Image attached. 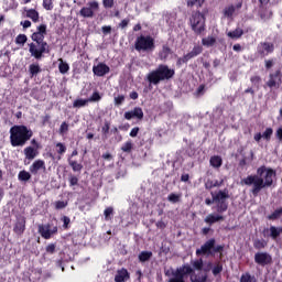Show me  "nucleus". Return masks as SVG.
Here are the masks:
<instances>
[{"label": "nucleus", "mask_w": 282, "mask_h": 282, "mask_svg": "<svg viewBox=\"0 0 282 282\" xmlns=\"http://www.w3.org/2000/svg\"><path fill=\"white\" fill-rule=\"evenodd\" d=\"M68 182H69V186H78V178L74 174H69Z\"/></svg>", "instance_id": "obj_54"}, {"label": "nucleus", "mask_w": 282, "mask_h": 282, "mask_svg": "<svg viewBox=\"0 0 282 282\" xmlns=\"http://www.w3.org/2000/svg\"><path fill=\"white\" fill-rule=\"evenodd\" d=\"M44 10H54V2L52 0H43Z\"/></svg>", "instance_id": "obj_55"}, {"label": "nucleus", "mask_w": 282, "mask_h": 282, "mask_svg": "<svg viewBox=\"0 0 282 282\" xmlns=\"http://www.w3.org/2000/svg\"><path fill=\"white\" fill-rule=\"evenodd\" d=\"M216 243L217 240L215 238L208 239L199 249H196V257H213V248H215Z\"/></svg>", "instance_id": "obj_10"}, {"label": "nucleus", "mask_w": 282, "mask_h": 282, "mask_svg": "<svg viewBox=\"0 0 282 282\" xmlns=\"http://www.w3.org/2000/svg\"><path fill=\"white\" fill-rule=\"evenodd\" d=\"M215 43H217V39H215V36H207L202 40V44L205 47H213V45H215Z\"/></svg>", "instance_id": "obj_35"}, {"label": "nucleus", "mask_w": 282, "mask_h": 282, "mask_svg": "<svg viewBox=\"0 0 282 282\" xmlns=\"http://www.w3.org/2000/svg\"><path fill=\"white\" fill-rule=\"evenodd\" d=\"M131 279V273H129V270L126 268H121L117 270V273L115 275V282H127Z\"/></svg>", "instance_id": "obj_20"}, {"label": "nucleus", "mask_w": 282, "mask_h": 282, "mask_svg": "<svg viewBox=\"0 0 282 282\" xmlns=\"http://www.w3.org/2000/svg\"><path fill=\"white\" fill-rule=\"evenodd\" d=\"M18 180L19 182H30V180H32V174L31 172L22 170L18 174Z\"/></svg>", "instance_id": "obj_30"}, {"label": "nucleus", "mask_w": 282, "mask_h": 282, "mask_svg": "<svg viewBox=\"0 0 282 282\" xmlns=\"http://www.w3.org/2000/svg\"><path fill=\"white\" fill-rule=\"evenodd\" d=\"M126 120H133L137 118L138 120H142L144 118V111L140 107H134L131 111H126L123 115Z\"/></svg>", "instance_id": "obj_16"}, {"label": "nucleus", "mask_w": 282, "mask_h": 282, "mask_svg": "<svg viewBox=\"0 0 282 282\" xmlns=\"http://www.w3.org/2000/svg\"><path fill=\"white\" fill-rule=\"evenodd\" d=\"M124 98V95H118L117 97H115L113 102L116 107H120V105H123Z\"/></svg>", "instance_id": "obj_52"}, {"label": "nucleus", "mask_w": 282, "mask_h": 282, "mask_svg": "<svg viewBox=\"0 0 282 282\" xmlns=\"http://www.w3.org/2000/svg\"><path fill=\"white\" fill-rule=\"evenodd\" d=\"M254 263L265 268V265H272V256L268 252H257L254 254Z\"/></svg>", "instance_id": "obj_14"}, {"label": "nucleus", "mask_w": 282, "mask_h": 282, "mask_svg": "<svg viewBox=\"0 0 282 282\" xmlns=\"http://www.w3.org/2000/svg\"><path fill=\"white\" fill-rule=\"evenodd\" d=\"M210 270L213 276H219V274L224 272V264L221 262H216L213 267V263L209 262L207 263V267L204 269V272H210Z\"/></svg>", "instance_id": "obj_18"}, {"label": "nucleus", "mask_w": 282, "mask_h": 282, "mask_svg": "<svg viewBox=\"0 0 282 282\" xmlns=\"http://www.w3.org/2000/svg\"><path fill=\"white\" fill-rule=\"evenodd\" d=\"M227 36L232 40L241 39V36H243V29L237 28L234 31H229Z\"/></svg>", "instance_id": "obj_29"}, {"label": "nucleus", "mask_w": 282, "mask_h": 282, "mask_svg": "<svg viewBox=\"0 0 282 282\" xmlns=\"http://www.w3.org/2000/svg\"><path fill=\"white\" fill-rule=\"evenodd\" d=\"M272 133H274V130H272V128H267L262 134V138H264V140H267V142H270V140L272 138Z\"/></svg>", "instance_id": "obj_50"}, {"label": "nucleus", "mask_w": 282, "mask_h": 282, "mask_svg": "<svg viewBox=\"0 0 282 282\" xmlns=\"http://www.w3.org/2000/svg\"><path fill=\"white\" fill-rule=\"evenodd\" d=\"M140 133V128L139 127H134L131 129L129 135L130 138H138V134Z\"/></svg>", "instance_id": "obj_62"}, {"label": "nucleus", "mask_w": 282, "mask_h": 282, "mask_svg": "<svg viewBox=\"0 0 282 282\" xmlns=\"http://www.w3.org/2000/svg\"><path fill=\"white\" fill-rule=\"evenodd\" d=\"M9 133L11 147H25L34 135V131L25 124H14Z\"/></svg>", "instance_id": "obj_3"}, {"label": "nucleus", "mask_w": 282, "mask_h": 282, "mask_svg": "<svg viewBox=\"0 0 282 282\" xmlns=\"http://www.w3.org/2000/svg\"><path fill=\"white\" fill-rule=\"evenodd\" d=\"M61 221H63L64 230H69V225L72 224V219L68 216H63L61 218Z\"/></svg>", "instance_id": "obj_49"}, {"label": "nucleus", "mask_w": 282, "mask_h": 282, "mask_svg": "<svg viewBox=\"0 0 282 282\" xmlns=\"http://www.w3.org/2000/svg\"><path fill=\"white\" fill-rule=\"evenodd\" d=\"M42 72L43 69L41 68V65H39V63H32L29 66L30 78H34L35 76H39V74H41Z\"/></svg>", "instance_id": "obj_25"}, {"label": "nucleus", "mask_w": 282, "mask_h": 282, "mask_svg": "<svg viewBox=\"0 0 282 282\" xmlns=\"http://www.w3.org/2000/svg\"><path fill=\"white\" fill-rule=\"evenodd\" d=\"M212 197H213V199H210V198L205 199V204L207 206L217 204L216 210L219 215H221L223 213H226V210H228L227 199H230V194L228 192V188H225L223 191L220 189L217 192V194L212 193Z\"/></svg>", "instance_id": "obj_5"}, {"label": "nucleus", "mask_w": 282, "mask_h": 282, "mask_svg": "<svg viewBox=\"0 0 282 282\" xmlns=\"http://www.w3.org/2000/svg\"><path fill=\"white\" fill-rule=\"evenodd\" d=\"M152 257H153L152 251H141L138 256V259L140 263H147V261H151Z\"/></svg>", "instance_id": "obj_27"}, {"label": "nucleus", "mask_w": 282, "mask_h": 282, "mask_svg": "<svg viewBox=\"0 0 282 282\" xmlns=\"http://www.w3.org/2000/svg\"><path fill=\"white\" fill-rule=\"evenodd\" d=\"M268 246V242L263 239H256L253 241V248L256 250H263V248H265Z\"/></svg>", "instance_id": "obj_38"}, {"label": "nucleus", "mask_w": 282, "mask_h": 282, "mask_svg": "<svg viewBox=\"0 0 282 282\" xmlns=\"http://www.w3.org/2000/svg\"><path fill=\"white\" fill-rule=\"evenodd\" d=\"M212 252H213V257H215V254H217V252H219L220 257H221V252H224V246L223 245H217V246L214 245Z\"/></svg>", "instance_id": "obj_59"}, {"label": "nucleus", "mask_w": 282, "mask_h": 282, "mask_svg": "<svg viewBox=\"0 0 282 282\" xmlns=\"http://www.w3.org/2000/svg\"><path fill=\"white\" fill-rule=\"evenodd\" d=\"M111 72V68L105 63H98L96 66L93 67V73L95 76H107Z\"/></svg>", "instance_id": "obj_19"}, {"label": "nucleus", "mask_w": 282, "mask_h": 282, "mask_svg": "<svg viewBox=\"0 0 282 282\" xmlns=\"http://www.w3.org/2000/svg\"><path fill=\"white\" fill-rule=\"evenodd\" d=\"M130 20L129 19H123L120 23H119V28H121V30H124V28H127L129 25Z\"/></svg>", "instance_id": "obj_64"}, {"label": "nucleus", "mask_w": 282, "mask_h": 282, "mask_svg": "<svg viewBox=\"0 0 282 282\" xmlns=\"http://www.w3.org/2000/svg\"><path fill=\"white\" fill-rule=\"evenodd\" d=\"M250 82H251L252 85H254L256 87H259V85H261V76H259V75L252 76V77L250 78Z\"/></svg>", "instance_id": "obj_58"}, {"label": "nucleus", "mask_w": 282, "mask_h": 282, "mask_svg": "<svg viewBox=\"0 0 282 282\" xmlns=\"http://www.w3.org/2000/svg\"><path fill=\"white\" fill-rule=\"evenodd\" d=\"M194 270H203L204 268V260L203 259H198V260H195L193 263H192Z\"/></svg>", "instance_id": "obj_51"}, {"label": "nucleus", "mask_w": 282, "mask_h": 282, "mask_svg": "<svg viewBox=\"0 0 282 282\" xmlns=\"http://www.w3.org/2000/svg\"><path fill=\"white\" fill-rule=\"evenodd\" d=\"M269 230L271 239H279L282 235V227L271 226Z\"/></svg>", "instance_id": "obj_32"}, {"label": "nucleus", "mask_w": 282, "mask_h": 282, "mask_svg": "<svg viewBox=\"0 0 282 282\" xmlns=\"http://www.w3.org/2000/svg\"><path fill=\"white\" fill-rule=\"evenodd\" d=\"M109 129H111V123L109 121H105L102 128H101V133L107 138L109 135Z\"/></svg>", "instance_id": "obj_48"}, {"label": "nucleus", "mask_w": 282, "mask_h": 282, "mask_svg": "<svg viewBox=\"0 0 282 282\" xmlns=\"http://www.w3.org/2000/svg\"><path fill=\"white\" fill-rule=\"evenodd\" d=\"M39 155V150H36L34 147L29 145L24 149V158L28 160V164L32 162V160H35L36 156Z\"/></svg>", "instance_id": "obj_21"}, {"label": "nucleus", "mask_w": 282, "mask_h": 282, "mask_svg": "<svg viewBox=\"0 0 282 282\" xmlns=\"http://www.w3.org/2000/svg\"><path fill=\"white\" fill-rule=\"evenodd\" d=\"M26 18L31 19V21H33V23H39V21H40L39 11H36L35 9L26 10Z\"/></svg>", "instance_id": "obj_28"}, {"label": "nucleus", "mask_w": 282, "mask_h": 282, "mask_svg": "<svg viewBox=\"0 0 282 282\" xmlns=\"http://www.w3.org/2000/svg\"><path fill=\"white\" fill-rule=\"evenodd\" d=\"M204 3H206V0H187L186 6L187 8H204Z\"/></svg>", "instance_id": "obj_31"}, {"label": "nucleus", "mask_w": 282, "mask_h": 282, "mask_svg": "<svg viewBox=\"0 0 282 282\" xmlns=\"http://www.w3.org/2000/svg\"><path fill=\"white\" fill-rule=\"evenodd\" d=\"M37 232L41 235L43 239H52V235H56L58 232V227L54 226L52 228V225H39Z\"/></svg>", "instance_id": "obj_12"}, {"label": "nucleus", "mask_w": 282, "mask_h": 282, "mask_svg": "<svg viewBox=\"0 0 282 282\" xmlns=\"http://www.w3.org/2000/svg\"><path fill=\"white\" fill-rule=\"evenodd\" d=\"M89 102V99H76L74 102H73V107L75 109H80L83 107H86V105Z\"/></svg>", "instance_id": "obj_41"}, {"label": "nucleus", "mask_w": 282, "mask_h": 282, "mask_svg": "<svg viewBox=\"0 0 282 282\" xmlns=\"http://www.w3.org/2000/svg\"><path fill=\"white\" fill-rule=\"evenodd\" d=\"M67 131H69V123L64 121L62 122L61 127H59V135H65V133H67Z\"/></svg>", "instance_id": "obj_47"}, {"label": "nucleus", "mask_w": 282, "mask_h": 282, "mask_svg": "<svg viewBox=\"0 0 282 282\" xmlns=\"http://www.w3.org/2000/svg\"><path fill=\"white\" fill-rule=\"evenodd\" d=\"M191 274H195V269L189 264H183L172 271H166L165 276H171L167 282H186Z\"/></svg>", "instance_id": "obj_6"}, {"label": "nucleus", "mask_w": 282, "mask_h": 282, "mask_svg": "<svg viewBox=\"0 0 282 282\" xmlns=\"http://www.w3.org/2000/svg\"><path fill=\"white\" fill-rule=\"evenodd\" d=\"M25 224H26L25 216L20 215L17 217V221L13 227V232L18 235V237H21L23 232H25Z\"/></svg>", "instance_id": "obj_15"}, {"label": "nucleus", "mask_w": 282, "mask_h": 282, "mask_svg": "<svg viewBox=\"0 0 282 282\" xmlns=\"http://www.w3.org/2000/svg\"><path fill=\"white\" fill-rule=\"evenodd\" d=\"M46 252H47V254H54V252H56V245L55 243H50L46 247Z\"/></svg>", "instance_id": "obj_60"}, {"label": "nucleus", "mask_w": 282, "mask_h": 282, "mask_svg": "<svg viewBox=\"0 0 282 282\" xmlns=\"http://www.w3.org/2000/svg\"><path fill=\"white\" fill-rule=\"evenodd\" d=\"M185 63H188V59L186 58V56L184 55L183 57H178L176 61V66L177 67H182V65H184Z\"/></svg>", "instance_id": "obj_61"}, {"label": "nucleus", "mask_w": 282, "mask_h": 282, "mask_svg": "<svg viewBox=\"0 0 282 282\" xmlns=\"http://www.w3.org/2000/svg\"><path fill=\"white\" fill-rule=\"evenodd\" d=\"M282 215V207L275 209L271 215H269L267 218L270 220V221H274L276 219H279V217H281Z\"/></svg>", "instance_id": "obj_44"}, {"label": "nucleus", "mask_w": 282, "mask_h": 282, "mask_svg": "<svg viewBox=\"0 0 282 282\" xmlns=\"http://www.w3.org/2000/svg\"><path fill=\"white\" fill-rule=\"evenodd\" d=\"M135 52H154L155 51V39L151 35L140 34L134 41Z\"/></svg>", "instance_id": "obj_8"}, {"label": "nucleus", "mask_w": 282, "mask_h": 282, "mask_svg": "<svg viewBox=\"0 0 282 282\" xmlns=\"http://www.w3.org/2000/svg\"><path fill=\"white\" fill-rule=\"evenodd\" d=\"M205 91H206V86L204 84H202L196 89L195 96H197V98H199V96H204Z\"/></svg>", "instance_id": "obj_57"}, {"label": "nucleus", "mask_w": 282, "mask_h": 282, "mask_svg": "<svg viewBox=\"0 0 282 282\" xmlns=\"http://www.w3.org/2000/svg\"><path fill=\"white\" fill-rule=\"evenodd\" d=\"M209 164L210 166H213V169H221V164H224V160L219 155H214L210 158Z\"/></svg>", "instance_id": "obj_26"}, {"label": "nucleus", "mask_w": 282, "mask_h": 282, "mask_svg": "<svg viewBox=\"0 0 282 282\" xmlns=\"http://www.w3.org/2000/svg\"><path fill=\"white\" fill-rule=\"evenodd\" d=\"M224 216L219 214H209L205 217L204 221L208 226H213V224H217L218 221H224Z\"/></svg>", "instance_id": "obj_22"}, {"label": "nucleus", "mask_w": 282, "mask_h": 282, "mask_svg": "<svg viewBox=\"0 0 282 282\" xmlns=\"http://www.w3.org/2000/svg\"><path fill=\"white\" fill-rule=\"evenodd\" d=\"M63 208H67V202H64V200L55 202V209L56 210H63Z\"/></svg>", "instance_id": "obj_56"}, {"label": "nucleus", "mask_w": 282, "mask_h": 282, "mask_svg": "<svg viewBox=\"0 0 282 282\" xmlns=\"http://www.w3.org/2000/svg\"><path fill=\"white\" fill-rule=\"evenodd\" d=\"M257 53L262 58L265 56H270V54L274 53V43L272 42H260L257 47Z\"/></svg>", "instance_id": "obj_13"}, {"label": "nucleus", "mask_w": 282, "mask_h": 282, "mask_svg": "<svg viewBox=\"0 0 282 282\" xmlns=\"http://www.w3.org/2000/svg\"><path fill=\"white\" fill-rule=\"evenodd\" d=\"M113 4H115L113 0H102V6L106 9L113 8Z\"/></svg>", "instance_id": "obj_63"}, {"label": "nucleus", "mask_w": 282, "mask_h": 282, "mask_svg": "<svg viewBox=\"0 0 282 282\" xmlns=\"http://www.w3.org/2000/svg\"><path fill=\"white\" fill-rule=\"evenodd\" d=\"M55 147H56L57 153L59 154L57 160H61V155H65V153H67V147L65 145V143H61V142H57Z\"/></svg>", "instance_id": "obj_36"}, {"label": "nucleus", "mask_w": 282, "mask_h": 282, "mask_svg": "<svg viewBox=\"0 0 282 282\" xmlns=\"http://www.w3.org/2000/svg\"><path fill=\"white\" fill-rule=\"evenodd\" d=\"M68 164L74 173H80L83 171V164L78 163V161L68 160Z\"/></svg>", "instance_id": "obj_34"}, {"label": "nucleus", "mask_w": 282, "mask_h": 282, "mask_svg": "<svg viewBox=\"0 0 282 282\" xmlns=\"http://www.w3.org/2000/svg\"><path fill=\"white\" fill-rule=\"evenodd\" d=\"M167 200L171 202L172 204H177V202H180V195H177L175 193H171L167 196Z\"/></svg>", "instance_id": "obj_53"}, {"label": "nucleus", "mask_w": 282, "mask_h": 282, "mask_svg": "<svg viewBox=\"0 0 282 282\" xmlns=\"http://www.w3.org/2000/svg\"><path fill=\"white\" fill-rule=\"evenodd\" d=\"M203 52H204V47H202L200 45H195L189 53L185 54V58L188 62L192 58H195L196 56H199V54H202Z\"/></svg>", "instance_id": "obj_24"}, {"label": "nucleus", "mask_w": 282, "mask_h": 282, "mask_svg": "<svg viewBox=\"0 0 282 282\" xmlns=\"http://www.w3.org/2000/svg\"><path fill=\"white\" fill-rule=\"evenodd\" d=\"M269 89H280L282 85V72L281 69H276L273 73L269 74V79L265 83Z\"/></svg>", "instance_id": "obj_11"}, {"label": "nucleus", "mask_w": 282, "mask_h": 282, "mask_svg": "<svg viewBox=\"0 0 282 282\" xmlns=\"http://www.w3.org/2000/svg\"><path fill=\"white\" fill-rule=\"evenodd\" d=\"M28 43V35L25 34H19L15 37V44L17 45H25Z\"/></svg>", "instance_id": "obj_46"}, {"label": "nucleus", "mask_w": 282, "mask_h": 282, "mask_svg": "<svg viewBox=\"0 0 282 282\" xmlns=\"http://www.w3.org/2000/svg\"><path fill=\"white\" fill-rule=\"evenodd\" d=\"M105 221H111L113 219V207H107L104 210Z\"/></svg>", "instance_id": "obj_42"}, {"label": "nucleus", "mask_w": 282, "mask_h": 282, "mask_svg": "<svg viewBox=\"0 0 282 282\" xmlns=\"http://www.w3.org/2000/svg\"><path fill=\"white\" fill-rule=\"evenodd\" d=\"M235 4H230L224 9V15L227 17V19H231V17L235 14Z\"/></svg>", "instance_id": "obj_40"}, {"label": "nucleus", "mask_w": 282, "mask_h": 282, "mask_svg": "<svg viewBox=\"0 0 282 282\" xmlns=\"http://www.w3.org/2000/svg\"><path fill=\"white\" fill-rule=\"evenodd\" d=\"M58 69L61 74H67L69 72V64L67 62H64L63 58H59Z\"/></svg>", "instance_id": "obj_37"}, {"label": "nucleus", "mask_w": 282, "mask_h": 282, "mask_svg": "<svg viewBox=\"0 0 282 282\" xmlns=\"http://www.w3.org/2000/svg\"><path fill=\"white\" fill-rule=\"evenodd\" d=\"M88 7H83L79 10V14L84 18V19H94V14L95 12H98V10H100V3H98V1L94 0V1H89L87 3Z\"/></svg>", "instance_id": "obj_9"}, {"label": "nucleus", "mask_w": 282, "mask_h": 282, "mask_svg": "<svg viewBox=\"0 0 282 282\" xmlns=\"http://www.w3.org/2000/svg\"><path fill=\"white\" fill-rule=\"evenodd\" d=\"M189 25L197 35L206 32V14L199 10L193 11L189 17Z\"/></svg>", "instance_id": "obj_7"}, {"label": "nucleus", "mask_w": 282, "mask_h": 282, "mask_svg": "<svg viewBox=\"0 0 282 282\" xmlns=\"http://www.w3.org/2000/svg\"><path fill=\"white\" fill-rule=\"evenodd\" d=\"M47 35V25L40 24L36 28V32L31 34V40L33 42L29 43V52L35 61H41L43 54H50V44L45 42V36Z\"/></svg>", "instance_id": "obj_2"}, {"label": "nucleus", "mask_w": 282, "mask_h": 282, "mask_svg": "<svg viewBox=\"0 0 282 282\" xmlns=\"http://www.w3.org/2000/svg\"><path fill=\"white\" fill-rule=\"evenodd\" d=\"M274 177H276V171L274 169L261 165L257 169V174H251L242 178L241 184L252 186L250 193L253 197H259L263 188H270L274 184Z\"/></svg>", "instance_id": "obj_1"}, {"label": "nucleus", "mask_w": 282, "mask_h": 282, "mask_svg": "<svg viewBox=\"0 0 282 282\" xmlns=\"http://www.w3.org/2000/svg\"><path fill=\"white\" fill-rule=\"evenodd\" d=\"M173 54V50L169 47V44H164L159 52L160 61H169V56Z\"/></svg>", "instance_id": "obj_23"}, {"label": "nucleus", "mask_w": 282, "mask_h": 282, "mask_svg": "<svg viewBox=\"0 0 282 282\" xmlns=\"http://www.w3.org/2000/svg\"><path fill=\"white\" fill-rule=\"evenodd\" d=\"M121 151H123V153H131V151H133V142L131 140H128L126 143L122 144Z\"/></svg>", "instance_id": "obj_43"}, {"label": "nucleus", "mask_w": 282, "mask_h": 282, "mask_svg": "<svg viewBox=\"0 0 282 282\" xmlns=\"http://www.w3.org/2000/svg\"><path fill=\"white\" fill-rule=\"evenodd\" d=\"M173 76H175V69L170 68L166 64H161L148 74V82L150 85H160L162 80H171Z\"/></svg>", "instance_id": "obj_4"}, {"label": "nucleus", "mask_w": 282, "mask_h": 282, "mask_svg": "<svg viewBox=\"0 0 282 282\" xmlns=\"http://www.w3.org/2000/svg\"><path fill=\"white\" fill-rule=\"evenodd\" d=\"M192 282H206L208 281V275L206 274H193L191 275Z\"/></svg>", "instance_id": "obj_39"}, {"label": "nucleus", "mask_w": 282, "mask_h": 282, "mask_svg": "<svg viewBox=\"0 0 282 282\" xmlns=\"http://www.w3.org/2000/svg\"><path fill=\"white\" fill-rule=\"evenodd\" d=\"M45 161L37 159L29 167L31 175H39V171H45Z\"/></svg>", "instance_id": "obj_17"}, {"label": "nucleus", "mask_w": 282, "mask_h": 282, "mask_svg": "<svg viewBox=\"0 0 282 282\" xmlns=\"http://www.w3.org/2000/svg\"><path fill=\"white\" fill-rule=\"evenodd\" d=\"M240 282H258L257 276L251 274L250 272H245L240 276Z\"/></svg>", "instance_id": "obj_33"}, {"label": "nucleus", "mask_w": 282, "mask_h": 282, "mask_svg": "<svg viewBox=\"0 0 282 282\" xmlns=\"http://www.w3.org/2000/svg\"><path fill=\"white\" fill-rule=\"evenodd\" d=\"M102 100V96L98 90L94 91L93 95L88 98V102H100Z\"/></svg>", "instance_id": "obj_45"}]
</instances>
